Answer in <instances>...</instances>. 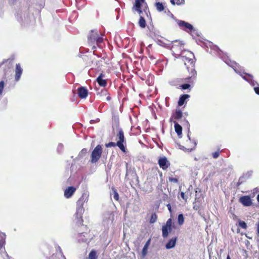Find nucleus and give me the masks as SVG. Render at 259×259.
Instances as JSON below:
<instances>
[{
	"mask_svg": "<svg viewBox=\"0 0 259 259\" xmlns=\"http://www.w3.org/2000/svg\"><path fill=\"white\" fill-rule=\"evenodd\" d=\"M183 116V112L179 108H177L175 112L171 115L170 121H171L172 120L174 121L178 120L181 119Z\"/></svg>",
	"mask_w": 259,
	"mask_h": 259,
	"instance_id": "11",
	"label": "nucleus"
},
{
	"mask_svg": "<svg viewBox=\"0 0 259 259\" xmlns=\"http://www.w3.org/2000/svg\"><path fill=\"white\" fill-rule=\"evenodd\" d=\"M190 87V85L188 83L183 84H182L181 85H180V88L182 90H187V89H189Z\"/></svg>",
	"mask_w": 259,
	"mask_h": 259,
	"instance_id": "40",
	"label": "nucleus"
},
{
	"mask_svg": "<svg viewBox=\"0 0 259 259\" xmlns=\"http://www.w3.org/2000/svg\"><path fill=\"white\" fill-rule=\"evenodd\" d=\"M178 240L177 237H175L171 238L168 242L165 245V247L166 249H169L174 248L176 244L177 241Z\"/></svg>",
	"mask_w": 259,
	"mask_h": 259,
	"instance_id": "18",
	"label": "nucleus"
},
{
	"mask_svg": "<svg viewBox=\"0 0 259 259\" xmlns=\"http://www.w3.org/2000/svg\"><path fill=\"white\" fill-rule=\"evenodd\" d=\"M8 60H4L3 61V62L0 63V67L3 65L5 63H6Z\"/></svg>",
	"mask_w": 259,
	"mask_h": 259,
	"instance_id": "45",
	"label": "nucleus"
},
{
	"mask_svg": "<svg viewBox=\"0 0 259 259\" xmlns=\"http://www.w3.org/2000/svg\"><path fill=\"white\" fill-rule=\"evenodd\" d=\"M145 2V0H136L135 4L132 7V11L133 12L136 11L138 14L141 15L142 14V4Z\"/></svg>",
	"mask_w": 259,
	"mask_h": 259,
	"instance_id": "9",
	"label": "nucleus"
},
{
	"mask_svg": "<svg viewBox=\"0 0 259 259\" xmlns=\"http://www.w3.org/2000/svg\"><path fill=\"white\" fill-rule=\"evenodd\" d=\"M162 177V172L160 171L157 167H152L149 170L147 174V181L149 183L155 184L158 182V174Z\"/></svg>",
	"mask_w": 259,
	"mask_h": 259,
	"instance_id": "4",
	"label": "nucleus"
},
{
	"mask_svg": "<svg viewBox=\"0 0 259 259\" xmlns=\"http://www.w3.org/2000/svg\"><path fill=\"white\" fill-rule=\"evenodd\" d=\"M170 2L172 5L177 4V5H181L184 4V0H170Z\"/></svg>",
	"mask_w": 259,
	"mask_h": 259,
	"instance_id": "30",
	"label": "nucleus"
},
{
	"mask_svg": "<svg viewBox=\"0 0 259 259\" xmlns=\"http://www.w3.org/2000/svg\"><path fill=\"white\" fill-rule=\"evenodd\" d=\"M104 77L105 74H104L103 73H101L99 76L96 79V80L99 85L102 87H105L107 84L106 80L103 79V77Z\"/></svg>",
	"mask_w": 259,
	"mask_h": 259,
	"instance_id": "15",
	"label": "nucleus"
},
{
	"mask_svg": "<svg viewBox=\"0 0 259 259\" xmlns=\"http://www.w3.org/2000/svg\"><path fill=\"white\" fill-rule=\"evenodd\" d=\"M6 234L0 232V250L4 247L5 244Z\"/></svg>",
	"mask_w": 259,
	"mask_h": 259,
	"instance_id": "22",
	"label": "nucleus"
},
{
	"mask_svg": "<svg viewBox=\"0 0 259 259\" xmlns=\"http://www.w3.org/2000/svg\"><path fill=\"white\" fill-rule=\"evenodd\" d=\"M105 146L107 148L111 147H115L116 146L118 147V144H117L116 142H110L106 144Z\"/></svg>",
	"mask_w": 259,
	"mask_h": 259,
	"instance_id": "35",
	"label": "nucleus"
},
{
	"mask_svg": "<svg viewBox=\"0 0 259 259\" xmlns=\"http://www.w3.org/2000/svg\"><path fill=\"white\" fill-rule=\"evenodd\" d=\"M181 59L184 63V65L189 73L188 77L186 78L185 80L189 82L193 78L196 76V71L195 68V57L193 53L189 51H184L182 52Z\"/></svg>",
	"mask_w": 259,
	"mask_h": 259,
	"instance_id": "1",
	"label": "nucleus"
},
{
	"mask_svg": "<svg viewBox=\"0 0 259 259\" xmlns=\"http://www.w3.org/2000/svg\"><path fill=\"white\" fill-rule=\"evenodd\" d=\"M196 143L195 142H194V145H193V147L190 148H185L184 147H183V148L182 149H183V150H184L185 151L190 152L195 149V147H196Z\"/></svg>",
	"mask_w": 259,
	"mask_h": 259,
	"instance_id": "39",
	"label": "nucleus"
},
{
	"mask_svg": "<svg viewBox=\"0 0 259 259\" xmlns=\"http://www.w3.org/2000/svg\"><path fill=\"white\" fill-rule=\"evenodd\" d=\"M178 223L179 225H182L184 223V217L183 214H179L178 217Z\"/></svg>",
	"mask_w": 259,
	"mask_h": 259,
	"instance_id": "27",
	"label": "nucleus"
},
{
	"mask_svg": "<svg viewBox=\"0 0 259 259\" xmlns=\"http://www.w3.org/2000/svg\"><path fill=\"white\" fill-rule=\"evenodd\" d=\"M155 6L156 7L157 10L159 12H161V11H163L164 9V7L161 3H160V2L156 3Z\"/></svg>",
	"mask_w": 259,
	"mask_h": 259,
	"instance_id": "26",
	"label": "nucleus"
},
{
	"mask_svg": "<svg viewBox=\"0 0 259 259\" xmlns=\"http://www.w3.org/2000/svg\"><path fill=\"white\" fill-rule=\"evenodd\" d=\"M222 151V150H220L219 149L217 150V151L214 152L212 153V157L214 159H217L218 158L220 155V153Z\"/></svg>",
	"mask_w": 259,
	"mask_h": 259,
	"instance_id": "34",
	"label": "nucleus"
},
{
	"mask_svg": "<svg viewBox=\"0 0 259 259\" xmlns=\"http://www.w3.org/2000/svg\"><path fill=\"white\" fill-rule=\"evenodd\" d=\"M172 220L169 219L166 222V224L162 227V236L163 238L167 237L169 233L171 232L172 230Z\"/></svg>",
	"mask_w": 259,
	"mask_h": 259,
	"instance_id": "6",
	"label": "nucleus"
},
{
	"mask_svg": "<svg viewBox=\"0 0 259 259\" xmlns=\"http://www.w3.org/2000/svg\"><path fill=\"white\" fill-rule=\"evenodd\" d=\"M23 69L21 67L19 63L16 64L15 68V79L16 81H18L20 79L21 76L22 74Z\"/></svg>",
	"mask_w": 259,
	"mask_h": 259,
	"instance_id": "14",
	"label": "nucleus"
},
{
	"mask_svg": "<svg viewBox=\"0 0 259 259\" xmlns=\"http://www.w3.org/2000/svg\"><path fill=\"white\" fill-rule=\"evenodd\" d=\"M4 88V81H0V95L3 93Z\"/></svg>",
	"mask_w": 259,
	"mask_h": 259,
	"instance_id": "41",
	"label": "nucleus"
},
{
	"mask_svg": "<svg viewBox=\"0 0 259 259\" xmlns=\"http://www.w3.org/2000/svg\"><path fill=\"white\" fill-rule=\"evenodd\" d=\"M257 234L259 235V222L257 223Z\"/></svg>",
	"mask_w": 259,
	"mask_h": 259,
	"instance_id": "47",
	"label": "nucleus"
},
{
	"mask_svg": "<svg viewBox=\"0 0 259 259\" xmlns=\"http://www.w3.org/2000/svg\"><path fill=\"white\" fill-rule=\"evenodd\" d=\"M150 242H151V239L149 238L147 241L146 242L145 244V246H147V247H149L150 244Z\"/></svg>",
	"mask_w": 259,
	"mask_h": 259,
	"instance_id": "44",
	"label": "nucleus"
},
{
	"mask_svg": "<svg viewBox=\"0 0 259 259\" xmlns=\"http://www.w3.org/2000/svg\"><path fill=\"white\" fill-rule=\"evenodd\" d=\"M138 23L140 27L142 28H145L146 27V23L145 19L141 16V15H140Z\"/></svg>",
	"mask_w": 259,
	"mask_h": 259,
	"instance_id": "23",
	"label": "nucleus"
},
{
	"mask_svg": "<svg viewBox=\"0 0 259 259\" xmlns=\"http://www.w3.org/2000/svg\"><path fill=\"white\" fill-rule=\"evenodd\" d=\"M177 23L181 29H183L186 31H192L194 30L193 26L191 24L185 22V21L178 20L177 21Z\"/></svg>",
	"mask_w": 259,
	"mask_h": 259,
	"instance_id": "7",
	"label": "nucleus"
},
{
	"mask_svg": "<svg viewBox=\"0 0 259 259\" xmlns=\"http://www.w3.org/2000/svg\"><path fill=\"white\" fill-rule=\"evenodd\" d=\"M227 259H231L229 255L227 256Z\"/></svg>",
	"mask_w": 259,
	"mask_h": 259,
	"instance_id": "50",
	"label": "nucleus"
},
{
	"mask_svg": "<svg viewBox=\"0 0 259 259\" xmlns=\"http://www.w3.org/2000/svg\"><path fill=\"white\" fill-rule=\"evenodd\" d=\"M180 195L182 199L184 200L185 203H187V200L188 198V196L185 194V193L183 192H181L180 193Z\"/></svg>",
	"mask_w": 259,
	"mask_h": 259,
	"instance_id": "38",
	"label": "nucleus"
},
{
	"mask_svg": "<svg viewBox=\"0 0 259 259\" xmlns=\"http://www.w3.org/2000/svg\"><path fill=\"white\" fill-rule=\"evenodd\" d=\"M168 181L169 182L171 183L178 184L179 183V179L178 176H176L175 178H173L172 177H168Z\"/></svg>",
	"mask_w": 259,
	"mask_h": 259,
	"instance_id": "28",
	"label": "nucleus"
},
{
	"mask_svg": "<svg viewBox=\"0 0 259 259\" xmlns=\"http://www.w3.org/2000/svg\"><path fill=\"white\" fill-rule=\"evenodd\" d=\"M97 95L99 96L100 97L106 96V100L107 101H109L111 99V98L110 96L109 93H108L107 90L104 89L101 90L100 92H98L97 93Z\"/></svg>",
	"mask_w": 259,
	"mask_h": 259,
	"instance_id": "19",
	"label": "nucleus"
},
{
	"mask_svg": "<svg viewBox=\"0 0 259 259\" xmlns=\"http://www.w3.org/2000/svg\"><path fill=\"white\" fill-rule=\"evenodd\" d=\"M257 201L258 203H259V194L257 196Z\"/></svg>",
	"mask_w": 259,
	"mask_h": 259,
	"instance_id": "49",
	"label": "nucleus"
},
{
	"mask_svg": "<svg viewBox=\"0 0 259 259\" xmlns=\"http://www.w3.org/2000/svg\"><path fill=\"white\" fill-rule=\"evenodd\" d=\"M225 62L226 64H227L228 65L232 67L233 68H234L235 66L237 65V64L235 62H233L230 59H228V60L225 61Z\"/></svg>",
	"mask_w": 259,
	"mask_h": 259,
	"instance_id": "33",
	"label": "nucleus"
},
{
	"mask_svg": "<svg viewBox=\"0 0 259 259\" xmlns=\"http://www.w3.org/2000/svg\"><path fill=\"white\" fill-rule=\"evenodd\" d=\"M76 189L74 187H68L65 191L64 195L66 198H70L75 192Z\"/></svg>",
	"mask_w": 259,
	"mask_h": 259,
	"instance_id": "12",
	"label": "nucleus"
},
{
	"mask_svg": "<svg viewBox=\"0 0 259 259\" xmlns=\"http://www.w3.org/2000/svg\"><path fill=\"white\" fill-rule=\"evenodd\" d=\"M78 96L81 99L85 98L88 95V90L83 87H81L78 88Z\"/></svg>",
	"mask_w": 259,
	"mask_h": 259,
	"instance_id": "13",
	"label": "nucleus"
},
{
	"mask_svg": "<svg viewBox=\"0 0 259 259\" xmlns=\"http://www.w3.org/2000/svg\"><path fill=\"white\" fill-rule=\"evenodd\" d=\"M93 49H96V47H95L94 46H93Z\"/></svg>",
	"mask_w": 259,
	"mask_h": 259,
	"instance_id": "52",
	"label": "nucleus"
},
{
	"mask_svg": "<svg viewBox=\"0 0 259 259\" xmlns=\"http://www.w3.org/2000/svg\"><path fill=\"white\" fill-rule=\"evenodd\" d=\"M175 130L178 136L182 135V127L176 121H174Z\"/></svg>",
	"mask_w": 259,
	"mask_h": 259,
	"instance_id": "21",
	"label": "nucleus"
},
{
	"mask_svg": "<svg viewBox=\"0 0 259 259\" xmlns=\"http://www.w3.org/2000/svg\"><path fill=\"white\" fill-rule=\"evenodd\" d=\"M254 91L255 93L257 95H259V86L258 87H254Z\"/></svg>",
	"mask_w": 259,
	"mask_h": 259,
	"instance_id": "43",
	"label": "nucleus"
},
{
	"mask_svg": "<svg viewBox=\"0 0 259 259\" xmlns=\"http://www.w3.org/2000/svg\"><path fill=\"white\" fill-rule=\"evenodd\" d=\"M157 219V216L156 214L155 213H153L151 215L150 219V221H149L150 223V224L154 223L156 221Z\"/></svg>",
	"mask_w": 259,
	"mask_h": 259,
	"instance_id": "31",
	"label": "nucleus"
},
{
	"mask_svg": "<svg viewBox=\"0 0 259 259\" xmlns=\"http://www.w3.org/2000/svg\"><path fill=\"white\" fill-rule=\"evenodd\" d=\"M190 95L188 94H184L180 96L178 104L179 106H182L184 105L186 100L190 97Z\"/></svg>",
	"mask_w": 259,
	"mask_h": 259,
	"instance_id": "20",
	"label": "nucleus"
},
{
	"mask_svg": "<svg viewBox=\"0 0 259 259\" xmlns=\"http://www.w3.org/2000/svg\"><path fill=\"white\" fill-rule=\"evenodd\" d=\"M167 207L168 208V209L169 210V211H171V207L170 204H168L167 205Z\"/></svg>",
	"mask_w": 259,
	"mask_h": 259,
	"instance_id": "46",
	"label": "nucleus"
},
{
	"mask_svg": "<svg viewBox=\"0 0 259 259\" xmlns=\"http://www.w3.org/2000/svg\"><path fill=\"white\" fill-rule=\"evenodd\" d=\"M252 85H254V83H252Z\"/></svg>",
	"mask_w": 259,
	"mask_h": 259,
	"instance_id": "54",
	"label": "nucleus"
},
{
	"mask_svg": "<svg viewBox=\"0 0 259 259\" xmlns=\"http://www.w3.org/2000/svg\"><path fill=\"white\" fill-rule=\"evenodd\" d=\"M103 38L102 36H100L99 34H97V36L96 37V39L95 40V42L97 45L101 44L103 42Z\"/></svg>",
	"mask_w": 259,
	"mask_h": 259,
	"instance_id": "36",
	"label": "nucleus"
},
{
	"mask_svg": "<svg viewBox=\"0 0 259 259\" xmlns=\"http://www.w3.org/2000/svg\"><path fill=\"white\" fill-rule=\"evenodd\" d=\"M148 248V247L146 246L145 245L144 246V247L142 249V254L143 257H144L147 254Z\"/></svg>",
	"mask_w": 259,
	"mask_h": 259,
	"instance_id": "37",
	"label": "nucleus"
},
{
	"mask_svg": "<svg viewBox=\"0 0 259 259\" xmlns=\"http://www.w3.org/2000/svg\"><path fill=\"white\" fill-rule=\"evenodd\" d=\"M238 225L240 227H241L242 229H246L247 228L246 223L245 222L241 221V220H239Z\"/></svg>",
	"mask_w": 259,
	"mask_h": 259,
	"instance_id": "32",
	"label": "nucleus"
},
{
	"mask_svg": "<svg viewBox=\"0 0 259 259\" xmlns=\"http://www.w3.org/2000/svg\"><path fill=\"white\" fill-rule=\"evenodd\" d=\"M103 149L101 145H98L93 150L91 154V162L96 163L101 158Z\"/></svg>",
	"mask_w": 259,
	"mask_h": 259,
	"instance_id": "5",
	"label": "nucleus"
},
{
	"mask_svg": "<svg viewBox=\"0 0 259 259\" xmlns=\"http://www.w3.org/2000/svg\"><path fill=\"white\" fill-rule=\"evenodd\" d=\"M239 201L244 206H250L252 204L251 199L248 195L240 197Z\"/></svg>",
	"mask_w": 259,
	"mask_h": 259,
	"instance_id": "10",
	"label": "nucleus"
},
{
	"mask_svg": "<svg viewBox=\"0 0 259 259\" xmlns=\"http://www.w3.org/2000/svg\"><path fill=\"white\" fill-rule=\"evenodd\" d=\"M89 195L86 193L82 194L81 197L78 200L77 205L79 206V207L83 208V205L84 202L88 200Z\"/></svg>",
	"mask_w": 259,
	"mask_h": 259,
	"instance_id": "16",
	"label": "nucleus"
},
{
	"mask_svg": "<svg viewBox=\"0 0 259 259\" xmlns=\"http://www.w3.org/2000/svg\"><path fill=\"white\" fill-rule=\"evenodd\" d=\"M144 12L147 14V10H144Z\"/></svg>",
	"mask_w": 259,
	"mask_h": 259,
	"instance_id": "51",
	"label": "nucleus"
},
{
	"mask_svg": "<svg viewBox=\"0 0 259 259\" xmlns=\"http://www.w3.org/2000/svg\"><path fill=\"white\" fill-rule=\"evenodd\" d=\"M98 255L97 251L93 249L91 251L89 254V259H97Z\"/></svg>",
	"mask_w": 259,
	"mask_h": 259,
	"instance_id": "24",
	"label": "nucleus"
},
{
	"mask_svg": "<svg viewBox=\"0 0 259 259\" xmlns=\"http://www.w3.org/2000/svg\"><path fill=\"white\" fill-rule=\"evenodd\" d=\"M98 34L97 30H92L91 31L88 37V40L89 44H92L95 42V40L96 39V37Z\"/></svg>",
	"mask_w": 259,
	"mask_h": 259,
	"instance_id": "17",
	"label": "nucleus"
},
{
	"mask_svg": "<svg viewBox=\"0 0 259 259\" xmlns=\"http://www.w3.org/2000/svg\"><path fill=\"white\" fill-rule=\"evenodd\" d=\"M188 136L189 140H190V137L189 136V135Z\"/></svg>",
	"mask_w": 259,
	"mask_h": 259,
	"instance_id": "53",
	"label": "nucleus"
},
{
	"mask_svg": "<svg viewBox=\"0 0 259 259\" xmlns=\"http://www.w3.org/2000/svg\"><path fill=\"white\" fill-rule=\"evenodd\" d=\"M158 164L163 170H166L170 166V162L165 156L160 157L158 158Z\"/></svg>",
	"mask_w": 259,
	"mask_h": 259,
	"instance_id": "8",
	"label": "nucleus"
},
{
	"mask_svg": "<svg viewBox=\"0 0 259 259\" xmlns=\"http://www.w3.org/2000/svg\"><path fill=\"white\" fill-rule=\"evenodd\" d=\"M112 191L113 192V198L114 199L116 200V201H118L119 200V195H118V193L116 190V189L114 188H112Z\"/></svg>",
	"mask_w": 259,
	"mask_h": 259,
	"instance_id": "29",
	"label": "nucleus"
},
{
	"mask_svg": "<svg viewBox=\"0 0 259 259\" xmlns=\"http://www.w3.org/2000/svg\"><path fill=\"white\" fill-rule=\"evenodd\" d=\"M87 149H83L81 150V152H82V153H87Z\"/></svg>",
	"mask_w": 259,
	"mask_h": 259,
	"instance_id": "48",
	"label": "nucleus"
},
{
	"mask_svg": "<svg viewBox=\"0 0 259 259\" xmlns=\"http://www.w3.org/2000/svg\"><path fill=\"white\" fill-rule=\"evenodd\" d=\"M243 179V178H239L238 182L236 183L237 187H239V186L243 183V181H242Z\"/></svg>",
	"mask_w": 259,
	"mask_h": 259,
	"instance_id": "42",
	"label": "nucleus"
},
{
	"mask_svg": "<svg viewBox=\"0 0 259 259\" xmlns=\"http://www.w3.org/2000/svg\"><path fill=\"white\" fill-rule=\"evenodd\" d=\"M243 74L244 75H241L242 78L244 79L245 80L249 81H252L253 78V76L250 74L247 73H243Z\"/></svg>",
	"mask_w": 259,
	"mask_h": 259,
	"instance_id": "25",
	"label": "nucleus"
},
{
	"mask_svg": "<svg viewBox=\"0 0 259 259\" xmlns=\"http://www.w3.org/2000/svg\"><path fill=\"white\" fill-rule=\"evenodd\" d=\"M84 209L83 208L81 207H77L76 209V211L75 214V223L78 226H82L83 228H84L85 231V232H81L80 231H78L79 232V235L80 236H81L82 234L85 233L87 234L88 232H89V229L88 227L85 225L84 226L83 224V220L82 219V212H83Z\"/></svg>",
	"mask_w": 259,
	"mask_h": 259,
	"instance_id": "2",
	"label": "nucleus"
},
{
	"mask_svg": "<svg viewBox=\"0 0 259 259\" xmlns=\"http://www.w3.org/2000/svg\"><path fill=\"white\" fill-rule=\"evenodd\" d=\"M116 143L118 144V147L123 153L126 152V140L124 135V132L121 128L118 130L116 135Z\"/></svg>",
	"mask_w": 259,
	"mask_h": 259,
	"instance_id": "3",
	"label": "nucleus"
}]
</instances>
